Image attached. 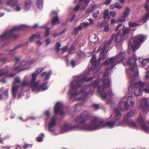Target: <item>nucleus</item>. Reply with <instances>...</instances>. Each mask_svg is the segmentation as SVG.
<instances>
[{
	"instance_id": "nucleus-56",
	"label": "nucleus",
	"mask_w": 149,
	"mask_h": 149,
	"mask_svg": "<svg viewBox=\"0 0 149 149\" xmlns=\"http://www.w3.org/2000/svg\"><path fill=\"white\" fill-rule=\"evenodd\" d=\"M33 28L34 29H35L36 28H46V26H41L40 27H39L38 26V24H36L35 25H34L33 27Z\"/></svg>"
},
{
	"instance_id": "nucleus-58",
	"label": "nucleus",
	"mask_w": 149,
	"mask_h": 149,
	"mask_svg": "<svg viewBox=\"0 0 149 149\" xmlns=\"http://www.w3.org/2000/svg\"><path fill=\"white\" fill-rule=\"evenodd\" d=\"M116 13L114 11H110L109 13V15L113 17L116 15Z\"/></svg>"
},
{
	"instance_id": "nucleus-24",
	"label": "nucleus",
	"mask_w": 149,
	"mask_h": 149,
	"mask_svg": "<svg viewBox=\"0 0 149 149\" xmlns=\"http://www.w3.org/2000/svg\"><path fill=\"white\" fill-rule=\"evenodd\" d=\"M8 73V71L4 69H0V77H3L7 76Z\"/></svg>"
},
{
	"instance_id": "nucleus-50",
	"label": "nucleus",
	"mask_w": 149,
	"mask_h": 149,
	"mask_svg": "<svg viewBox=\"0 0 149 149\" xmlns=\"http://www.w3.org/2000/svg\"><path fill=\"white\" fill-rule=\"evenodd\" d=\"M27 64V62L26 61H24L20 63V65L21 67H23L26 66Z\"/></svg>"
},
{
	"instance_id": "nucleus-8",
	"label": "nucleus",
	"mask_w": 149,
	"mask_h": 149,
	"mask_svg": "<svg viewBox=\"0 0 149 149\" xmlns=\"http://www.w3.org/2000/svg\"><path fill=\"white\" fill-rule=\"evenodd\" d=\"M133 97L132 96H130L128 97H124L119 102L120 109L121 110H124L127 109L130 106L134 105V101Z\"/></svg>"
},
{
	"instance_id": "nucleus-22",
	"label": "nucleus",
	"mask_w": 149,
	"mask_h": 149,
	"mask_svg": "<svg viewBox=\"0 0 149 149\" xmlns=\"http://www.w3.org/2000/svg\"><path fill=\"white\" fill-rule=\"evenodd\" d=\"M19 88V86L17 85L14 86H13L12 93L13 97L15 98L16 97L17 90Z\"/></svg>"
},
{
	"instance_id": "nucleus-52",
	"label": "nucleus",
	"mask_w": 149,
	"mask_h": 149,
	"mask_svg": "<svg viewBox=\"0 0 149 149\" xmlns=\"http://www.w3.org/2000/svg\"><path fill=\"white\" fill-rule=\"evenodd\" d=\"M75 49V48L74 46H71L68 49V52L69 53H71L74 51Z\"/></svg>"
},
{
	"instance_id": "nucleus-12",
	"label": "nucleus",
	"mask_w": 149,
	"mask_h": 149,
	"mask_svg": "<svg viewBox=\"0 0 149 149\" xmlns=\"http://www.w3.org/2000/svg\"><path fill=\"white\" fill-rule=\"evenodd\" d=\"M86 125H84L82 127H80L79 125H75L71 126L70 125L65 124L61 128V130L62 132H67L70 130H72L76 128H79L82 130H86L82 129V128Z\"/></svg>"
},
{
	"instance_id": "nucleus-34",
	"label": "nucleus",
	"mask_w": 149,
	"mask_h": 149,
	"mask_svg": "<svg viewBox=\"0 0 149 149\" xmlns=\"http://www.w3.org/2000/svg\"><path fill=\"white\" fill-rule=\"evenodd\" d=\"M20 67H21L20 65L19 66H16L13 68V70L15 71L19 72L22 70L26 69V68L21 69V68Z\"/></svg>"
},
{
	"instance_id": "nucleus-17",
	"label": "nucleus",
	"mask_w": 149,
	"mask_h": 149,
	"mask_svg": "<svg viewBox=\"0 0 149 149\" xmlns=\"http://www.w3.org/2000/svg\"><path fill=\"white\" fill-rule=\"evenodd\" d=\"M136 60L137 59L136 58H133L132 59H130L127 63V64L131 66L133 65V64L132 63L131 61H133L134 62V66L130 68V70L132 72L134 71V69L136 66Z\"/></svg>"
},
{
	"instance_id": "nucleus-26",
	"label": "nucleus",
	"mask_w": 149,
	"mask_h": 149,
	"mask_svg": "<svg viewBox=\"0 0 149 149\" xmlns=\"http://www.w3.org/2000/svg\"><path fill=\"white\" fill-rule=\"evenodd\" d=\"M6 4L8 6H16L17 2L15 0H10L6 2Z\"/></svg>"
},
{
	"instance_id": "nucleus-20",
	"label": "nucleus",
	"mask_w": 149,
	"mask_h": 149,
	"mask_svg": "<svg viewBox=\"0 0 149 149\" xmlns=\"http://www.w3.org/2000/svg\"><path fill=\"white\" fill-rule=\"evenodd\" d=\"M100 61L99 60H96V57L95 55L93 56L91 59V63L93 67L96 68V67L99 65Z\"/></svg>"
},
{
	"instance_id": "nucleus-19",
	"label": "nucleus",
	"mask_w": 149,
	"mask_h": 149,
	"mask_svg": "<svg viewBox=\"0 0 149 149\" xmlns=\"http://www.w3.org/2000/svg\"><path fill=\"white\" fill-rule=\"evenodd\" d=\"M120 32L116 34H113L112 36L113 39H115L116 42L120 43L121 41L122 38Z\"/></svg>"
},
{
	"instance_id": "nucleus-27",
	"label": "nucleus",
	"mask_w": 149,
	"mask_h": 149,
	"mask_svg": "<svg viewBox=\"0 0 149 149\" xmlns=\"http://www.w3.org/2000/svg\"><path fill=\"white\" fill-rule=\"evenodd\" d=\"M89 1V0H85L80 5L81 9L83 10L88 6Z\"/></svg>"
},
{
	"instance_id": "nucleus-30",
	"label": "nucleus",
	"mask_w": 149,
	"mask_h": 149,
	"mask_svg": "<svg viewBox=\"0 0 149 149\" xmlns=\"http://www.w3.org/2000/svg\"><path fill=\"white\" fill-rule=\"evenodd\" d=\"M50 75V73H49L47 72H42L41 74V77H42L46 76V77L44 79V80L45 81L48 79L49 78Z\"/></svg>"
},
{
	"instance_id": "nucleus-36",
	"label": "nucleus",
	"mask_w": 149,
	"mask_h": 149,
	"mask_svg": "<svg viewBox=\"0 0 149 149\" xmlns=\"http://www.w3.org/2000/svg\"><path fill=\"white\" fill-rule=\"evenodd\" d=\"M113 38L112 37L108 40H106L104 42V45L103 46H105V48H106V46L109 45H110L111 44V42L112 41Z\"/></svg>"
},
{
	"instance_id": "nucleus-43",
	"label": "nucleus",
	"mask_w": 149,
	"mask_h": 149,
	"mask_svg": "<svg viewBox=\"0 0 149 149\" xmlns=\"http://www.w3.org/2000/svg\"><path fill=\"white\" fill-rule=\"evenodd\" d=\"M66 31V29H64L61 32L58 33H54L53 34V36L54 37L58 36L63 33Z\"/></svg>"
},
{
	"instance_id": "nucleus-44",
	"label": "nucleus",
	"mask_w": 149,
	"mask_h": 149,
	"mask_svg": "<svg viewBox=\"0 0 149 149\" xmlns=\"http://www.w3.org/2000/svg\"><path fill=\"white\" fill-rule=\"evenodd\" d=\"M81 30V27L79 25L78 27L75 28L74 29V34H77L79 31Z\"/></svg>"
},
{
	"instance_id": "nucleus-51",
	"label": "nucleus",
	"mask_w": 149,
	"mask_h": 149,
	"mask_svg": "<svg viewBox=\"0 0 149 149\" xmlns=\"http://www.w3.org/2000/svg\"><path fill=\"white\" fill-rule=\"evenodd\" d=\"M99 13V10H97L96 12L93 13V16L94 18H96Z\"/></svg>"
},
{
	"instance_id": "nucleus-38",
	"label": "nucleus",
	"mask_w": 149,
	"mask_h": 149,
	"mask_svg": "<svg viewBox=\"0 0 149 149\" xmlns=\"http://www.w3.org/2000/svg\"><path fill=\"white\" fill-rule=\"evenodd\" d=\"M61 46V44L59 42H57L55 46V49L56 52L57 53H58L60 50V47Z\"/></svg>"
},
{
	"instance_id": "nucleus-6",
	"label": "nucleus",
	"mask_w": 149,
	"mask_h": 149,
	"mask_svg": "<svg viewBox=\"0 0 149 149\" xmlns=\"http://www.w3.org/2000/svg\"><path fill=\"white\" fill-rule=\"evenodd\" d=\"M133 86L136 88L134 92V94L136 96L141 95L142 91L146 93H149V82L146 84L140 81L137 83H134Z\"/></svg>"
},
{
	"instance_id": "nucleus-15",
	"label": "nucleus",
	"mask_w": 149,
	"mask_h": 149,
	"mask_svg": "<svg viewBox=\"0 0 149 149\" xmlns=\"http://www.w3.org/2000/svg\"><path fill=\"white\" fill-rule=\"evenodd\" d=\"M63 106V104L59 102H57L56 104L54 109V113L56 114L59 112L60 114L62 115H63L64 112L62 110H61V109Z\"/></svg>"
},
{
	"instance_id": "nucleus-21",
	"label": "nucleus",
	"mask_w": 149,
	"mask_h": 149,
	"mask_svg": "<svg viewBox=\"0 0 149 149\" xmlns=\"http://www.w3.org/2000/svg\"><path fill=\"white\" fill-rule=\"evenodd\" d=\"M115 114V119L116 121L119 122L122 117L121 114L120 113L118 108H116L114 109Z\"/></svg>"
},
{
	"instance_id": "nucleus-5",
	"label": "nucleus",
	"mask_w": 149,
	"mask_h": 149,
	"mask_svg": "<svg viewBox=\"0 0 149 149\" xmlns=\"http://www.w3.org/2000/svg\"><path fill=\"white\" fill-rule=\"evenodd\" d=\"M26 28L24 25H21L15 27L11 29L9 31L4 33L0 36V43L3 41H5L11 38H17L19 37L18 35H16L13 33V32L16 30H24Z\"/></svg>"
},
{
	"instance_id": "nucleus-18",
	"label": "nucleus",
	"mask_w": 149,
	"mask_h": 149,
	"mask_svg": "<svg viewBox=\"0 0 149 149\" xmlns=\"http://www.w3.org/2000/svg\"><path fill=\"white\" fill-rule=\"evenodd\" d=\"M56 120L54 116L51 118L50 122L48 124V129L51 132L54 131V130L51 129V128L56 125Z\"/></svg>"
},
{
	"instance_id": "nucleus-48",
	"label": "nucleus",
	"mask_w": 149,
	"mask_h": 149,
	"mask_svg": "<svg viewBox=\"0 0 149 149\" xmlns=\"http://www.w3.org/2000/svg\"><path fill=\"white\" fill-rule=\"evenodd\" d=\"M129 26L131 27L137 26L138 25L135 22H129Z\"/></svg>"
},
{
	"instance_id": "nucleus-54",
	"label": "nucleus",
	"mask_w": 149,
	"mask_h": 149,
	"mask_svg": "<svg viewBox=\"0 0 149 149\" xmlns=\"http://www.w3.org/2000/svg\"><path fill=\"white\" fill-rule=\"evenodd\" d=\"M8 89L5 90L3 92V93L6 97L8 98Z\"/></svg>"
},
{
	"instance_id": "nucleus-28",
	"label": "nucleus",
	"mask_w": 149,
	"mask_h": 149,
	"mask_svg": "<svg viewBox=\"0 0 149 149\" xmlns=\"http://www.w3.org/2000/svg\"><path fill=\"white\" fill-rule=\"evenodd\" d=\"M130 9L129 8L126 7L123 13V16L125 17L126 18L130 14Z\"/></svg>"
},
{
	"instance_id": "nucleus-4",
	"label": "nucleus",
	"mask_w": 149,
	"mask_h": 149,
	"mask_svg": "<svg viewBox=\"0 0 149 149\" xmlns=\"http://www.w3.org/2000/svg\"><path fill=\"white\" fill-rule=\"evenodd\" d=\"M124 58V53H120L116 56L107 59L103 62V64L107 65L108 68H106V70L111 69L116 64L123 61Z\"/></svg>"
},
{
	"instance_id": "nucleus-16",
	"label": "nucleus",
	"mask_w": 149,
	"mask_h": 149,
	"mask_svg": "<svg viewBox=\"0 0 149 149\" xmlns=\"http://www.w3.org/2000/svg\"><path fill=\"white\" fill-rule=\"evenodd\" d=\"M140 106L143 108V111L145 112H147L149 110V106L148 104L147 100L146 99H143L141 103Z\"/></svg>"
},
{
	"instance_id": "nucleus-59",
	"label": "nucleus",
	"mask_w": 149,
	"mask_h": 149,
	"mask_svg": "<svg viewBox=\"0 0 149 149\" xmlns=\"http://www.w3.org/2000/svg\"><path fill=\"white\" fill-rule=\"evenodd\" d=\"M30 146V144L28 143H25L24 145L23 146V148L24 149H26L27 148H29Z\"/></svg>"
},
{
	"instance_id": "nucleus-63",
	"label": "nucleus",
	"mask_w": 149,
	"mask_h": 149,
	"mask_svg": "<svg viewBox=\"0 0 149 149\" xmlns=\"http://www.w3.org/2000/svg\"><path fill=\"white\" fill-rule=\"evenodd\" d=\"M0 61H1L4 63H6L8 61V60L6 58H3L0 59Z\"/></svg>"
},
{
	"instance_id": "nucleus-53",
	"label": "nucleus",
	"mask_w": 149,
	"mask_h": 149,
	"mask_svg": "<svg viewBox=\"0 0 149 149\" xmlns=\"http://www.w3.org/2000/svg\"><path fill=\"white\" fill-rule=\"evenodd\" d=\"M115 8L118 9H121L122 8V6L119 5V4L118 3H116L115 4Z\"/></svg>"
},
{
	"instance_id": "nucleus-14",
	"label": "nucleus",
	"mask_w": 149,
	"mask_h": 149,
	"mask_svg": "<svg viewBox=\"0 0 149 149\" xmlns=\"http://www.w3.org/2000/svg\"><path fill=\"white\" fill-rule=\"evenodd\" d=\"M99 49L101 51V52L100 54L99 58V61L103 60L107 57V52L105 49V46H101L99 48Z\"/></svg>"
},
{
	"instance_id": "nucleus-33",
	"label": "nucleus",
	"mask_w": 149,
	"mask_h": 149,
	"mask_svg": "<svg viewBox=\"0 0 149 149\" xmlns=\"http://www.w3.org/2000/svg\"><path fill=\"white\" fill-rule=\"evenodd\" d=\"M37 5L38 8L41 9L43 6V2L42 0H37Z\"/></svg>"
},
{
	"instance_id": "nucleus-42",
	"label": "nucleus",
	"mask_w": 149,
	"mask_h": 149,
	"mask_svg": "<svg viewBox=\"0 0 149 149\" xmlns=\"http://www.w3.org/2000/svg\"><path fill=\"white\" fill-rule=\"evenodd\" d=\"M106 65V66L105 67V69L106 70V72L104 73V75H103L104 78L107 77L109 74V73L107 71L108 70H109L110 69H109L107 70H106V68H108V67L107 65ZM104 79H105L104 78ZM108 79H109V78Z\"/></svg>"
},
{
	"instance_id": "nucleus-60",
	"label": "nucleus",
	"mask_w": 149,
	"mask_h": 149,
	"mask_svg": "<svg viewBox=\"0 0 149 149\" xmlns=\"http://www.w3.org/2000/svg\"><path fill=\"white\" fill-rule=\"evenodd\" d=\"M15 82L17 83H20L21 82V80L18 77L15 78Z\"/></svg>"
},
{
	"instance_id": "nucleus-7",
	"label": "nucleus",
	"mask_w": 149,
	"mask_h": 149,
	"mask_svg": "<svg viewBox=\"0 0 149 149\" xmlns=\"http://www.w3.org/2000/svg\"><path fill=\"white\" fill-rule=\"evenodd\" d=\"M146 38V36L143 35H138L133 38H131L129 41L128 47L130 46L132 48L133 51L135 52L141 46V43L144 41Z\"/></svg>"
},
{
	"instance_id": "nucleus-32",
	"label": "nucleus",
	"mask_w": 149,
	"mask_h": 149,
	"mask_svg": "<svg viewBox=\"0 0 149 149\" xmlns=\"http://www.w3.org/2000/svg\"><path fill=\"white\" fill-rule=\"evenodd\" d=\"M109 10L108 9L105 10L104 12V18L106 19V18L109 19L110 18L109 13H108Z\"/></svg>"
},
{
	"instance_id": "nucleus-1",
	"label": "nucleus",
	"mask_w": 149,
	"mask_h": 149,
	"mask_svg": "<svg viewBox=\"0 0 149 149\" xmlns=\"http://www.w3.org/2000/svg\"><path fill=\"white\" fill-rule=\"evenodd\" d=\"M93 78V77L88 78L86 76L82 77L77 76L75 77L74 80L70 84L71 90L69 93L70 98L74 96L77 95L83 91L84 88L81 85L83 82L89 81L92 80Z\"/></svg>"
},
{
	"instance_id": "nucleus-3",
	"label": "nucleus",
	"mask_w": 149,
	"mask_h": 149,
	"mask_svg": "<svg viewBox=\"0 0 149 149\" xmlns=\"http://www.w3.org/2000/svg\"><path fill=\"white\" fill-rule=\"evenodd\" d=\"M43 70V69L41 68H38L34 73L32 74L31 85L33 90H36V91H38L40 90L45 91L47 89L46 85L47 82L43 83L40 87H38V86L39 84V81H35L37 76Z\"/></svg>"
},
{
	"instance_id": "nucleus-10",
	"label": "nucleus",
	"mask_w": 149,
	"mask_h": 149,
	"mask_svg": "<svg viewBox=\"0 0 149 149\" xmlns=\"http://www.w3.org/2000/svg\"><path fill=\"white\" fill-rule=\"evenodd\" d=\"M135 113L134 110L130 111L126 114L123 119V121L130 127L133 128H137L136 123L132 120H129V118L133 116Z\"/></svg>"
},
{
	"instance_id": "nucleus-31",
	"label": "nucleus",
	"mask_w": 149,
	"mask_h": 149,
	"mask_svg": "<svg viewBox=\"0 0 149 149\" xmlns=\"http://www.w3.org/2000/svg\"><path fill=\"white\" fill-rule=\"evenodd\" d=\"M31 82H29L28 80H24L21 83V85L23 86H28L29 85H31Z\"/></svg>"
},
{
	"instance_id": "nucleus-61",
	"label": "nucleus",
	"mask_w": 149,
	"mask_h": 149,
	"mask_svg": "<svg viewBox=\"0 0 149 149\" xmlns=\"http://www.w3.org/2000/svg\"><path fill=\"white\" fill-rule=\"evenodd\" d=\"M34 35V36L35 39H37L40 38V35L39 34H33Z\"/></svg>"
},
{
	"instance_id": "nucleus-9",
	"label": "nucleus",
	"mask_w": 149,
	"mask_h": 149,
	"mask_svg": "<svg viewBox=\"0 0 149 149\" xmlns=\"http://www.w3.org/2000/svg\"><path fill=\"white\" fill-rule=\"evenodd\" d=\"M110 81L109 79H104L102 82V86H99L97 88L98 92H100V95L101 98L102 99H106L107 97V93L102 91L104 88H107L110 86Z\"/></svg>"
},
{
	"instance_id": "nucleus-64",
	"label": "nucleus",
	"mask_w": 149,
	"mask_h": 149,
	"mask_svg": "<svg viewBox=\"0 0 149 149\" xmlns=\"http://www.w3.org/2000/svg\"><path fill=\"white\" fill-rule=\"evenodd\" d=\"M92 106L95 109H97L98 108L99 105L98 104H94L92 105Z\"/></svg>"
},
{
	"instance_id": "nucleus-57",
	"label": "nucleus",
	"mask_w": 149,
	"mask_h": 149,
	"mask_svg": "<svg viewBox=\"0 0 149 149\" xmlns=\"http://www.w3.org/2000/svg\"><path fill=\"white\" fill-rule=\"evenodd\" d=\"M142 63L143 65H145L146 63H149V59L148 60H144L142 62Z\"/></svg>"
},
{
	"instance_id": "nucleus-35",
	"label": "nucleus",
	"mask_w": 149,
	"mask_h": 149,
	"mask_svg": "<svg viewBox=\"0 0 149 149\" xmlns=\"http://www.w3.org/2000/svg\"><path fill=\"white\" fill-rule=\"evenodd\" d=\"M138 75V72H135L131 76V77L130 79V80L132 81H134L135 80L136 77H137Z\"/></svg>"
},
{
	"instance_id": "nucleus-25",
	"label": "nucleus",
	"mask_w": 149,
	"mask_h": 149,
	"mask_svg": "<svg viewBox=\"0 0 149 149\" xmlns=\"http://www.w3.org/2000/svg\"><path fill=\"white\" fill-rule=\"evenodd\" d=\"M52 23L53 26L56 24H58L60 23L59 18L58 16L54 17L52 19Z\"/></svg>"
},
{
	"instance_id": "nucleus-11",
	"label": "nucleus",
	"mask_w": 149,
	"mask_h": 149,
	"mask_svg": "<svg viewBox=\"0 0 149 149\" xmlns=\"http://www.w3.org/2000/svg\"><path fill=\"white\" fill-rule=\"evenodd\" d=\"M90 117L89 112L85 111L81 115L77 116L74 119V121L77 123H84Z\"/></svg>"
},
{
	"instance_id": "nucleus-29",
	"label": "nucleus",
	"mask_w": 149,
	"mask_h": 149,
	"mask_svg": "<svg viewBox=\"0 0 149 149\" xmlns=\"http://www.w3.org/2000/svg\"><path fill=\"white\" fill-rule=\"evenodd\" d=\"M99 84V81L97 80H95L94 81L91 82L89 85L90 87L95 88H96Z\"/></svg>"
},
{
	"instance_id": "nucleus-45",
	"label": "nucleus",
	"mask_w": 149,
	"mask_h": 149,
	"mask_svg": "<svg viewBox=\"0 0 149 149\" xmlns=\"http://www.w3.org/2000/svg\"><path fill=\"white\" fill-rule=\"evenodd\" d=\"M88 25V23L84 22L80 24L79 26L81 27V29L82 27L85 28Z\"/></svg>"
},
{
	"instance_id": "nucleus-13",
	"label": "nucleus",
	"mask_w": 149,
	"mask_h": 149,
	"mask_svg": "<svg viewBox=\"0 0 149 149\" xmlns=\"http://www.w3.org/2000/svg\"><path fill=\"white\" fill-rule=\"evenodd\" d=\"M137 123L141 126V128L146 132H149V127L146 125L145 121L141 114L137 119Z\"/></svg>"
},
{
	"instance_id": "nucleus-2",
	"label": "nucleus",
	"mask_w": 149,
	"mask_h": 149,
	"mask_svg": "<svg viewBox=\"0 0 149 149\" xmlns=\"http://www.w3.org/2000/svg\"><path fill=\"white\" fill-rule=\"evenodd\" d=\"M91 124H87L82 128V129L87 130H98L103 127H106L111 128H113L115 124L114 121H109L104 122L101 120L95 118L91 120Z\"/></svg>"
},
{
	"instance_id": "nucleus-40",
	"label": "nucleus",
	"mask_w": 149,
	"mask_h": 149,
	"mask_svg": "<svg viewBox=\"0 0 149 149\" xmlns=\"http://www.w3.org/2000/svg\"><path fill=\"white\" fill-rule=\"evenodd\" d=\"M149 3V0H147L146 2V3L144 6L145 10L147 12H149V4H148Z\"/></svg>"
},
{
	"instance_id": "nucleus-47",
	"label": "nucleus",
	"mask_w": 149,
	"mask_h": 149,
	"mask_svg": "<svg viewBox=\"0 0 149 149\" xmlns=\"http://www.w3.org/2000/svg\"><path fill=\"white\" fill-rule=\"evenodd\" d=\"M95 5H92L90 8H89L86 11V13H91L93 10L94 8L95 7Z\"/></svg>"
},
{
	"instance_id": "nucleus-23",
	"label": "nucleus",
	"mask_w": 149,
	"mask_h": 149,
	"mask_svg": "<svg viewBox=\"0 0 149 149\" xmlns=\"http://www.w3.org/2000/svg\"><path fill=\"white\" fill-rule=\"evenodd\" d=\"M33 3L31 0L26 1L25 4V8L26 9L30 8L32 6Z\"/></svg>"
},
{
	"instance_id": "nucleus-46",
	"label": "nucleus",
	"mask_w": 149,
	"mask_h": 149,
	"mask_svg": "<svg viewBox=\"0 0 149 149\" xmlns=\"http://www.w3.org/2000/svg\"><path fill=\"white\" fill-rule=\"evenodd\" d=\"M40 135L42 136V137L39 136L37 138V141L38 142H41L43 141V137L44 136V134L43 133H41Z\"/></svg>"
},
{
	"instance_id": "nucleus-39",
	"label": "nucleus",
	"mask_w": 149,
	"mask_h": 149,
	"mask_svg": "<svg viewBox=\"0 0 149 149\" xmlns=\"http://www.w3.org/2000/svg\"><path fill=\"white\" fill-rule=\"evenodd\" d=\"M149 17V13H146L145 16L143 17L142 18V20L144 22H147V19Z\"/></svg>"
},
{
	"instance_id": "nucleus-41",
	"label": "nucleus",
	"mask_w": 149,
	"mask_h": 149,
	"mask_svg": "<svg viewBox=\"0 0 149 149\" xmlns=\"http://www.w3.org/2000/svg\"><path fill=\"white\" fill-rule=\"evenodd\" d=\"M88 95V93H84V95L83 96H82V97H78L77 99V100H84L86 99V97Z\"/></svg>"
},
{
	"instance_id": "nucleus-62",
	"label": "nucleus",
	"mask_w": 149,
	"mask_h": 149,
	"mask_svg": "<svg viewBox=\"0 0 149 149\" xmlns=\"http://www.w3.org/2000/svg\"><path fill=\"white\" fill-rule=\"evenodd\" d=\"M68 49V47L67 46H64L62 47L61 49L63 52H66Z\"/></svg>"
},
{
	"instance_id": "nucleus-37",
	"label": "nucleus",
	"mask_w": 149,
	"mask_h": 149,
	"mask_svg": "<svg viewBox=\"0 0 149 149\" xmlns=\"http://www.w3.org/2000/svg\"><path fill=\"white\" fill-rule=\"evenodd\" d=\"M123 33L124 35L128 33L130 31V28H123Z\"/></svg>"
},
{
	"instance_id": "nucleus-55",
	"label": "nucleus",
	"mask_w": 149,
	"mask_h": 149,
	"mask_svg": "<svg viewBox=\"0 0 149 149\" xmlns=\"http://www.w3.org/2000/svg\"><path fill=\"white\" fill-rule=\"evenodd\" d=\"M50 29V28H48L45 31V37H46L49 36V30Z\"/></svg>"
},
{
	"instance_id": "nucleus-49",
	"label": "nucleus",
	"mask_w": 149,
	"mask_h": 149,
	"mask_svg": "<svg viewBox=\"0 0 149 149\" xmlns=\"http://www.w3.org/2000/svg\"><path fill=\"white\" fill-rule=\"evenodd\" d=\"M126 18V17H125L124 16H123L118 19V22H125V20Z\"/></svg>"
}]
</instances>
